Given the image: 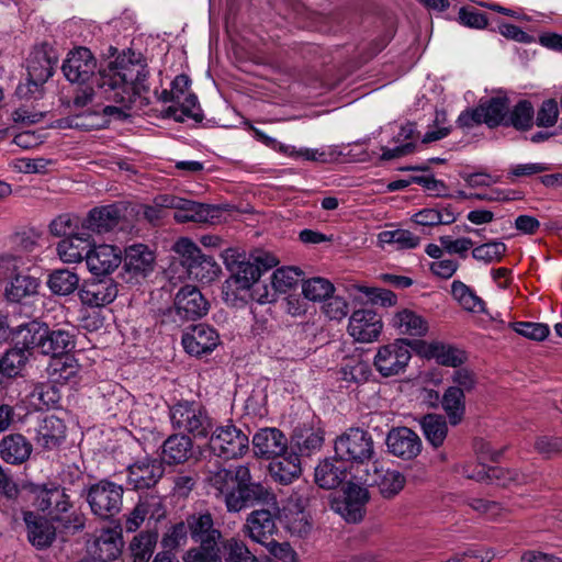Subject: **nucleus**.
<instances>
[{
	"instance_id": "nucleus-1",
	"label": "nucleus",
	"mask_w": 562,
	"mask_h": 562,
	"mask_svg": "<svg viewBox=\"0 0 562 562\" xmlns=\"http://www.w3.org/2000/svg\"><path fill=\"white\" fill-rule=\"evenodd\" d=\"M61 71L69 82L95 83L104 99L124 105L134 103L137 97L149 91L147 65L131 50L101 68L91 50L80 46L67 54Z\"/></svg>"
},
{
	"instance_id": "nucleus-2",
	"label": "nucleus",
	"mask_w": 562,
	"mask_h": 562,
	"mask_svg": "<svg viewBox=\"0 0 562 562\" xmlns=\"http://www.w3.org/2000/svg\"><path fill=\"white\" fill-rule=\"evenodd\" d=\"M205 481L215 491V495L223 498L229 513L277 504L276 494L270 485L256 480L247 465L209 470Z\"/></svg>"
},
{
	"instance_id": "nucleus-3",
	"label": "nucleus",
	"mask_w": 562,
	"mask_h": 562,
	"mask_svg": "<svg viewBox=\"0 0 562 562\" xmlns=\"http://www.w3.org/2000/svg\"><path fill=\"white\" fill-rule=\"evenodd\" d=\"M29 492L33 496V506L55 521L66 533H76L85 528V515L74 509L70 496L65 487L56 483L30 484Z\"/></svg>"
},
{
	"instance_id": "nucleus-4",
	"label": "nucleus",
	"mask_w": 562,
	"mask_h": 562,
	"mask_svg": "<svg viewBox=\"0 0 562 562\" xmlns=\"http://www.w3.org/2000/svg\"><path fill=\"white\" fill-rule=\"evenodd\" d=\"M18 337L22 344L43 356L58 358L70 353L76 347L74 329L54 326L40 321H32L19 326Z\"/></svg>"
},
{
	"instance_id": "nucleus-5",
	"label": "nucleus",
	"mask_w": 562,
	"mask_h": 562,
	"mask_svg": "<svg viewBox=\"0 0 562 562\" xmlns=\"http://www.w3.org/2000/svg\"><path fill=\"white\" fill-rule=\"evenodd\" d=\"M210 303L195 285L187 284L179 289L173 297L172 306L160 310L157 322L167 329L173 330L187 322H194L207 314Z\"/></svg>"
},
{
	"instance_id": "nucleus-6",
	"label": "nucleus",
	"mask_w": 562,
	"mask_h": 562,
	"mask_svg": "<svg viewBox=\"0 0 562 562\" xmlns=\"http://www.w3.org/2000/svg\"><path fill=\"white\" fill-rule=\"evenodd\" d=\"M26 61V82L16 87L15 94L20 99H38L44 83L54 75L58 57L52 46L42 44L34 47Z\"/></svg>"
},
{
	"instance_id": "nucleus-7",
	"label": "nucleus",
	"mask_w": 562,
	"mask_h": 562,
	"mask_svg": "<svg viewBox=\"0 0 562 562\" xmlns=\"http://www.w3.org/2000/svg\"><path fill=\"white\" fill-rule=\"evenodd\" d=\"M169 419L175 430L195 439L209 438L214 420L201 402L179 400L169 406Z\"/></svg>"
},
{
	"instance_id": "nucleus-8",
	"label": "nucleus",
	"mask_w": 562,
	"mask_h": 562,
	"mask_svg": "<svg viewBox=\"0 0 562 562\" xmlns=\"http://www.w3.org/2000/svg\"><path fill=\"white\" fill-rule=\"evenodd\" d=\"M180 257V263L186 268L189 278L203 283L212 282L221 268L213 256L202 254L201 249L189 238H180L173 246Z\"/></svg>"
},
{
	"instance_id": "nucleus-9",
	"label": "nucleus",
	"mask_w": 562,
	"mask_h": 562,
	"mask_svg": "<svg viewBox=\"0 0 562 562\" xmlns=\"http://www.w3.org/2000/svg\"><path fill=\"white\" fill-rule=\"evenodd\" d=\"M123 494L121 484L103 479L87 488L86 501L94 516L109 520L121 512Z\"/></svg>"
},
{
	"instance_id": "nucleus-10",
	"label": "nucleus",
	"mask_w": 562,
	"mask_h": 562,
	"mask_svg": "<svg viewBox=\"0 0 562 562\" xmlns=\"http://www.w3.org/2000/svg\"><path fill=\"white\" fill-rule=\"evenodd\" d=\"M335 456L340 461L364 464L374 457L372 435L359 427L349 428L335 440Z\"/></svg>"
},
{
	"instance_id": "nucleus-11",
	"label": "nucleus",
	"mask_w": 562,
	"mask_h": 562,
	"mask_svg": "<svg viewBox=\"0 0 562 562\" xmlns=\"http://www.w3.org/2000/svg\"><path fill=\"white\" fill-rule=\"evenodd\" d=\"M159 205L175 209L173 218L178 223H213L220 217L221 209L217 205L199 203L175 195H160Z\"/></svg>"
},
{
	"instance_id": "nucleus-12",
	"label": "nucleus",
	"mask_w": 562,
	"mask_h": 562,
	"mask_svg": "<svg viewBox=\"0 0 562 562\" xmlns=\"http://www.w3.org/2000/svg\"><path fill=\"white\" fill-rule=\"evenodd\" d=\"M209 437L211 451L225 460L243 457L249 448L248 436L234 425L217 427Z\"/></svg>"
},
{
	"instance_id": "nucleus-13",
	"label": "nucleus",
	"mask_w": 562,
	"mask_h": 562,
	"mask_svg": "<svg viewBox=\"0 0 562 562\" xmlns=\"http://www.w3.org/2000/svg\"><path fill=\"white\" fill-rule=\"evenodd\" d=\"M411 341L396 339L392 344L381 346L373 359V366L384 378L404 373L412 358Z\"/></svg>"
},
{
	"instance_id": "nucleus-14",
	"label": "nucleus",
	"mask_w": 562,
	"mask_h": 562,
	"mask_svg": "<svg viewBox=\"0 0 562 562\" xmlns=\"http://www.w3.org/2000/svg\"><path fill=\"white\" fill-rule=\"evenodd\" d=\"M25 535L29 543L36 550H46L53 546L57 536L58 525L47 516L36 512L22 510Z\"/></svg>"
},
{
	"instance_id": "nucleus-15",
	"label": "nucleus",
	"mask_w": 562,
	"mask_h": 562,
	"mask_svg": "<svg viewBox=\"0 0 562 562\" xmlns=\"http://www.w3.org/2000/svg\"><path fill=\"white\" fill-rule=\"evenodd\" d=\"M164 473L161 460L144 457L126 468V484L134 491L149 490L156 486Z\"/></svg>"
},
{
	"instance_id": "nucleus-16",
	"label": "nucleus",
	"mask_w": 562,
	"mask_h": 562,
	"mask_svg": "<svg viewBox=\"0 0 562 562\" xmlns=\"http://www.w3.org/2000/svg\"><path fill=\"white\" fill-rule=\"evenodd\" d=\"M119 294V284L111 277H93L85 280L78 291L82 305L103 307L111 304Z\"/></svg>"
},
{
	"instance_id": "nucleus-17",
	"label": "nucleus",
	"mask_w": 562,
	"mask_h": 562,
	"mask_svg": "<svg viewBox=\"0 0 562 562\" xmlns=\"http://www.w3.org/2000/svg\"><path fill=\"white\" fill-rule=\"evenodd\" d=\"M387 451L402 460H413L422 451L419 436L408 427L392 428L385 439Z\"/></svg>"
},
{
	"instance_id": "nucleus-18",
	"label": "nucleus",
	"mask_w": 562,
	"mask_h": 562,
	"mask_svg": "<svg viewBox=\"0 0 562 562\" xmlns=\"http://www.w3.org/2000/svg\"><path fill=\"white\" fill-rule=\"evenodd\" d=\"M220 344V335L217 331L206 325L196 324L190 327L182 335V346L184 350L195 357H202L211 353Z\"/></svg>"
},
{
	"instance_id": "nucleus-19",
	"label": "nucleus",
	"mask_w": 562,
	"mask_h": 562,
	"mask_svg": "<svg viewBox=\"0 0 562 562\" xmlns=\"http://www.w3.org/2000/svg\"><path fill=\"white\" fill-rule=\"evenodd\" d=\"M382 330L381 317L372 310L355 311L348 324V333L360 342H371Z\"/></svg>"
},
{
	"instance_id": "nucleus-20",
	"label": "nucleus",
	"mask_w": 562,
	"mask_h": 562,
	"mask_svg": "<svg viewBox=\"0 0 562 562\" xmlns=\"http://www.w3.org/2000/svg\"><path fill=\"white\" fill-rule=\"evenodd\" d=\"M190 538L202 546H220L222 532L214 527L213 517L209 512L193 513L187 517Z\"/></svg>"
},
{
	"instance_id": "nucleus-21",
	"label": "nucleus",
	"mask_w": 562,
	"mask_h": 562,
	"mask_svg": "<svg viewBox=\"0 0 562 562\" xmlns=\"http://www.w3.org/2000/svg\"><path fill=\"white\" fill-rule=\"evenodd\" d=\"M121 262L120 248L106 244L94 246L86 260L89 271L94 277H109Z\"/></svg>"
},
{
	"instance_id": "nucleus-22",
	"label": "nucleus",
	"mask_w": 562,
	"mask_h": 562,
	"mask_svg": "<svg viewBox=\"0 0 562 562\" xmlns=\"http://www.w3.org/2000/svg\"><path fill=\"white\" fill-rule=\"evenodd\" d=\"M252 447L256 456L265 459H273L274 457H280V454L285 453L288 439L285 435L277 428H262L254 435Z\"/></svg>"
},
{
	"instance_id": "nucleus-23",
	"label": "nucleus",
	"mask_w": 562,
	"mask_h": 562,
	"mask_svg": "<svg viewBox=\"0 0 562 562\" xmlns=\"http://www.w3.org/2000/svg\"><path fill=\"white\" fill-rule=\"evenodd\" d=\"M155 256L143 244L132 245L125 248L123 270L130 274V279L145 278L154 270Z\"/></svg>"
},
{
	"instance_id": "nucleus-24",
	"label": "nucleus",
	"mask_w": 562,
	"mask_h": 562,
	"mask_svg": "<svg viewBox=\"0 0 562 562\" xmlns=\"http://www.w3.org/2000/svg\"><path fill=\"white\" fill-rule=\"evenodd\" d=\"M122 211L116 204H108L92 209L82 221V228L102 234L117 226Z\"/></svg>"
},
{
	"instance_id": "nucleus-25",
	"label": "nucleus",
	"mask_w": 562,
	"mask_h": 562,
	"mask_svg": "<svg viewBox=\"0 0 562 562\" xmlns=\"http://www.w3.org/2000/svg\"><path fill=\"white\" fill-rule=\"evenodd\" d=\"M370 499L368 488L355 483H349L345 491V501L341 514L348 522L361 521L366 514V505Z\"/></svg>"
},
{
	"instance_id": "nucleus-26",
	"label": "nucleus",
	"mask_w": 562,
	"mask_h": 562,
	"mask_svg": "<svg viewBox=\"0 0 562 562\" xmlns=\"http://www.w3.org/2000/svg\"><path fill=\"white\" fill-rule=\"evenodd\" d=\"M324 443V430L313 427H296L291 438L292 453L300 457H308L319 451Z\"/></svg>"
},
{
	"instance_id": "nucleus-27",
	"label": "nucleus",
	"mask_w": 562,
	"mask_h": 562,
	"mask_svg": "<svg viewBox=\"0 0 562 562\" xmlns=\"http://www.w3.org/2000/svg\"><path fill=\"white\" fill-rule=\"evenodd\" d=\"M165 516V510L159 498L146 496L140 498L134 509L127 515L124 529L126 532L136 531L144 522L146 517L159 520Z\"/></svg>"
},
{
	"instance_id": "nucleus-28",
	"label": "nucleus",
	"mask_w": 562,
	"mask_h": 562,
	"mask_svg": "<svg viewBox=\"0 0 562 562\" xmlns=\"http://www.w3.org/2000/svg\"><path fill=\"white\" fill-rule=\"evenodd\" d=\"M66 439V425L55 415L46 416L36 429V442L46 450L59 447Z\"/></svg>"
},
{
	"instance_id": "nucleus-29",
	"label": "nucleus",
	"mask_w": 562,
	"mask_h": 562,
	"mask_svg": "<svg viewBox=\"0 0 562 562\" xmlns=\"http://www.w3.org/2000/svg\"><path fill=\"white\" fill-rule=\"evenodd\" d=\"M123 547V540L116 530H104L89 547L92 558L99 562H109L115 560Z\"/></svg>"
},
{
	"instance_id": "nucleus-30",
	"label": "nucleus",
	"mask_w": 562,
	"mask_h": 562,
	"mask_svg": "<svg viewBox=\"0 0 562 562\" xmlns=\"http://www.w3.org/2000/svg\"><path fill=\"white\" fill-rule=\"evenodd\" d=\"M246 527L250 538L260 544L271 540L277 532L274 516L268 509L254 510L247 518Z\"/></svg>"
},
{
	"instance_id": "nucleus-31",
	"label": "nucleus",
	"mask_w": 562,
	"mask_h": 562,
	"mask_svg": "<svg viewBox=\"0 0 562 562\" xmlns=\"http://www.w3.org/2000/svg\"><path fill=\"white\" fill-rule=\"evenodd\" d=\"M32 452L31 442L21 434L4 436L0 442V457L10 464L25 462Z\"/></svg>"
},
{
	"instance_id": "nucleus-32",
	"label": "nucleus",
	"mask_w": 562,
	"mask_h": 562,
	"mask_svg": "<svg viewBox=\"0 0 562 562\" xmlns=\"http://www.w3.org/2000/svg\"><path fill=\"white\" fill-rule=\"evenodd\" d=\"M193 442L189 436L175 434L169 436L162 445L161 461L167 464H181L192 454Z\"/></svg>"
},
{
	"instance_id": "nucleus-33",
	"label": "nucleus",
	"mask_w": 562,
	"mask_h": 562,
	"mask_svg": "<svg viewBox=\"0 0 562 562\" xmlns=\"http://www.w3.org/2000/svg\"><path fill=\"white\" fill-rule=\"evenodd\" d=\"M83 235L76 233L57 244V252L63 261L80 262L87 260L92 247L88 237H83Z\"/></svg>"
},
{
	"instance_id": "nucleus-34",
	"label": "nucleus",
	"mask_w": 562,
	"mask_h": 562,
	"mask_svg": "<svg viewBox=\"0 0 562 562\" xmlns=\"http://www.w3.org/2000/svg\"><path fill=\"white\" fill-rule=\"evenodd\" d=\"M269 472L274 481L288 485L301 474L300 458L293 453L274 457L269 464Z\"/></svg>"
},
{
	"instance_id": "nucleus-35",
	"label": "nucleus",
	"mask_w": 562,
	"mask_h": 562,
	"mask_svg": "<svg viewBox=\"0 0 562 562\" xmlns=\"http://www.w3.org/2000/svg\"><path fill=\"white\" fill-rule=\"evenodd\" d=\"M392 324L401 335L422 337L428 331L427 321L414 311L406 308L394 315Z\"/></svg>"
},
{
	"instance_id": "nucleus-36",
	"label": "nucleus",
	"mask_w": 562,
	"mask_h": 562,
	"mask_svg": "<svg viewBox=\"0 0 562 562\" xmlns=\"http://www.w3.org/2000/svg\"><path fill=\"white\" fill-rule=\"evenodd\" d=\"M41 281L29 274H16L5 288L4 295L11 303H20L24 299L37 294Z\"/></svg>"
},
{
	"instance_id": "nucleus-37",
	"label": "nucleus",
	"mask_w": 562,
	"mask_h": 562,
	"mask_svg": "<svg viewBox=\"0 0 562 562\" xmlns=\"http://www.w3.org/2000/svg\"><path fill=\"white\" fill-rule=\"evenodd\" d=\"M483 105L484 124L490 128L505 126L506 115L508 114L509 98L506 95H496L486 100H480Z\"/></svg>"
},
{
	"instance_id": "nucleus-38",
	"label": "nucleus",
	"mask_w": 562,
	"mask_h": 562,
	"mask_svg": "<svg viewBox=\"0 0 562 562\" xmlns=\"http://www.w3.org/2000/svg\"><path fill=\"white\" fill-rule=\"evenodd\" d=\"M347 477V469L329 459L322 461L315 469V482L325 490L338 487Z\"/></svg>"
},
{
	"instance_id": "nucleus-39",
	"label": "nucleus",
	"mask_w": 562,
	"mask_h": 562,
	"mask_svg": "<svg viewBox=\"0 0 562 562\" xmlns=\"http://www.w3.org/2000/svg\"><path fill=\"white\" fill-rule=\"evenodd\" d=\"M426 356L435 359L441 366L452 368H458L468 360L463 350L442 342L429 344Z\"/></svg>"
},
{
	"instance_id": "nucleus-40",
	"label": "nucleus",
	"mask_w": 562,
	"mask_h": 562,
	"mask_svg": "<svg viewBox=\"0 0 562 562\" xmlns=\"http://www.w3.org/2000/svg\"><path fill=\"white\" fill-rule=\"evenodd\" d=\"M423 434L427 442L434 448L443 445L448 435V425L446 417L438 414H427L420 420Z\"/></svg>"
},
{
	"instance_id": "nucleus-41",
	"label": "nucleus",
	"mask_w": 562,
	"mask_h": 562,
	"mask_svg": "<svg viewBox=\"0 0 562 562\" xmlns=\"http://www.w3.org/2000/svg\"><path fill=\"white\" fill-rule=\"evenodd\" d=\"M441 405L450 425L457 426L463 420L465 395L460 387H448L442 395Z\"/></svg>"
},
{
	"instance_id": "nucleus-42",
	"label": "nucleus",
	"mask_w": 562,
	"mask_h": 562,
	"mask_svg": "<svg viewBox=\"0 0 562 562\" xmlns=\"http://www.w3.org/2000/svg\"><path fill=\"white\" fill-rule=\"evenodd\" d=\"M30 351L31 349L26 348L21 339L0 357V364L8 378L12 379L20 374L29 360Z\"/></svg>"
},
{
	"instance_id": "nucleus-43",
	"label": "nucleus",
	"mask_w": 562,
	"mask_h": 562,
	"mask_svg": "<svg viewBox=\"0 0 562 562\" xmlns=\"http://www.w3.org/2000/svg\"><path fill=\"white\" fill-rule=\"evenodd\" d=\"M79 277L68 269H56L48 274L47 286L55 295L66 296L79 290Z\"/></svg>"
},
{
	"instance_id": "nucleus-44",
	"label": "nucleus",
	"mask_w": 562,
	"mask_h": 562,
	"mask_svg": "<svg viewBox=\"0 0 562 562\" xmlns=\"http://www.w3.org/2000/svg\"><path fill=\"white\" fill-rule=\"evenodd\" d=\"M164 116L173 119L177 122H183L184 117L192 119L195 122H201L203 120L198 98L192 92L183 97L180 103L169 105L164 111Z\"/></svg>"
},
{
	"instance_id": "nucleus-45",
	"label": "nucleus",
	"mask_w": 562,
	"mask_h": 562,
	"mask_svg": "<svg viewBox=\"0 0 562 562\" xmlns=\"http://www.w3.org/2000/svg\"><path fill=\"white\" fill-rule=\"evenodd\" d=\"M535 109L529 100H519L512 110L508 109L505 126L517 131H528L532 127Z\"/></svg>"
},
{
	"instance_id": "nucleus-46",
	"label": "nucleus",
	"mask_w": 562,
	"mask_h": 562,
	"mask_svg": "<svg viewBox=\"0 0 562 562\" xmlns=\"http://www.w3.org/2000/svg\"><path fill=\"white\" fill-rule=\"evenodd\" d=\"M158 539L157 531H143L135 536L130 544L133 562H148L154 553Z\"/></svg>"
},
{
	"instance_id": "nucleus-47",
	"label": "nucleus",
	"mask_w": 562,
	"mask_h": 562,
	"mask_svg": "<svg viewBox=\"0 0 562 562\" xmlns=\"http://www.w3.org/2000/svg\"><path fill=\"white\" fill-rule=\"evenodd\" d=\"M451 294L463 310L474 313L484 312V301L462 281L454 280L452 282Z\"/></svg>"
},
{
	"instance_id": "nucleus-48",
	"label": "nucleus",
	"mask_w": 562,
	"mask_h": 562,
	"mask_svg": "<svg viewBox=\"0 0 562 562\" xmlns=\"http://www.w3.org/2000/svg\"><path fill=\"white\" fill-rule=\"evenodd\" d=\"M376 474L378 479L374 483L384 498L394 497L405 486V476L396 470L381 471L376 472Z\"/></svg>"
},
{
	"instance_id": "nucleus-49",
	"label": "nucleus",
	"mask_w": 562,
	"mask_h": 562,
	"mask_svg": "<svg viewBox=\"0 0 562 562\" xmlns=\"http://www.w3.org/2000/svg\"><path fill=\"white\" fill-rule=\"evenodd\" d=\"M49 368L52 369L50 375L55 382H70L75 380L79 372V363L74 356L64 355L58 358H53Z\"/></svg>"
},
{
	"instance_id": "nucleus-50",
	"label": "nucleus",
	"mask_w": 562,
	"mask_h": 562,
	"mask_svg": "<svg viewBox=\"0 0 562 562\" xmlns=\"http://www.w3.org/2000/svg\"><path fill=\"white\" fill-rule=\"evenodd\" d=\"M380 244L395 245L397 250L414 249L420 243V237L407 229L383 231L378 235Z\"/></svg>"
},
{
	"instance_id": "nucleus-51",
	"label": "nucleus",
	"mask_w": 562,
	"mask_h": 562,
	"mask_svg": "<svg viewBox=\"0 0 562 562\" xmlns=\"http://www.w3.org/2000/svg\"><path fill=\"white\" fill-rule=\"evenodd\" d=\"M227 268L231 271V277H233L232 282H241L244 286L251 288L260 279L259 267L251 261L235 260L227 263Z\"/></svg>"
},
{
	"instance_id": "nucleus-52",
	"label": "nucleus",
	"mask_w": 562,
	"mask_h": 562,
	"mask_svg": "<svg viewBox=\"0 0 562 562\" xmlns=\"http://www.w3.org/2000/svg\"><path fill=\"white\" fill-rule=\"evenodd\" d=\"M340 374L344 381L360 384L369 380L371 368L368 362L351 358L342 364Z\"/></svg>"
},
{
	"instance_id": "nucleus-53",
	"label": "nucleus",
	"mask_w": 562,
	"mask_h": 562,
	"mask_svg": "<svg viewBox=\"0 0 562 562\" xmlns=\"http://www.w3.org/2000/svg\"><path fill=\"white\" fill-rule=\"evenodd\" d=\"M334 291V285L324 278H312L304 281L302 284L304 297L313 302L326 301Z\"/></svg>"
},
{
	"instance_id": "nucleus-54",
	"label": "nucleus",
	"mask_w": 562,
	"mask_h": 562,
	"mask_svg": "<svg viewBox=\"0 0 562 562\" xmlns=\"http://www.w3.org/2000/svg\"><path fill=\"white\" fill-rule=\"evenodd\" d=\"M507 251V246L501 240H492L472 249V257L484 263L499 262Z\"/></svg>"
},
{
	"instance_id": "nucleus-55",
	"label": "nucleus",
	"mask_w": 562,
	"mask_h": 562,
	"mask_svg": "<svg viewBox=\"0 0 562 562\" xmlns=\"http://www.w3.org/2000/svg\"><path fill=\"white\" fill-rule=\"evenodd\" d=\"M301 271L293 267H282L277 269L271 276V284L274 292L286 293L297 285Z\"/></svg>"
},
{
	"instance_id": "nucleus-56",
	"label": "nucleus",
	"mask_w": 562,
	"mask_h": 562,
	"mask_svg": "<svg viewBox=\"0 0 562 562\" xmlns=\"http://www.w3.org/2000/svg\"><path fill=\"white\" fill-rule=\"evenodd\" d=\"M223 548L226 562H259L247 546L235 538L226 540Z\"/></svg>"
},
{
	"instance_id": "nucleus-57",
	"label": "nucleus",
	"mask_w": 562,
	"mask_h": 562,
	"mask_svg": "<svg viewBox=\"0 0 562 562\" xmlns=\"http://www.w3.org/2000/svg\"><path fill=\"white\" fill-rule=\"evenodd\" d=\"M233 277H229L222 286V296L226 304L232 306H240L247 302V296L250 288L244 286L241 282H232Z\"/></svg>"
},
{
	"instance_id": "nucleus-58",
	"label": "nucleus",
	"mask_w": 562,
	"mask_h": 562,
	"mask_svg": "<svg viewBox=\"0 0 562 562\" xmlns=\"http://www.w3.org/2000/svg\"><path fill=\"white\" fill-rule=\"evenodd\" d=\"M31 397L37 401L41 409H49L60 401L59 391L50 383H38L34 386Z\"/></svg>"
},
{
	"instance_id": "nucleus-59",
	"label": "nucleus",
	"mask_w": 562,
	"mask_h": 562,
	"mask_svg": "<svg viewBox=\"0 0 562 562\" xmlns=\"http://www.w3.org/2000/svg\"><path fill=\"white\" fill-rule=\"evenodd\" d=\"M533 448L543 459H552L562 453V437L541 435L535 439Z\"/></svg>"
},
{
	"instance_id": "nucleus-60",
	"label": "nucleus",
	"mask_w": 562,
	"mask_h": 562,
	"mask_svg": "<svg viewBox=\"0 0 562 562\" xmlns=\"http://www.w3.org/2000/svg\"><path fill=\"white\" fill-rule=\"evenodd\" d=\"M183 562H223L220 546H202L189 549Z\"/></svg>"
},
{
	"instance_id": "nucleus-61",
	"label": "nucleus",
	"mask_w": 562,
	"mask_h": 562,
	"mask_svg": "<svg viewBox=\"0 0 562 562\" xmlns=\"http://www.w3.org/2000/svg\"><path fill=\"white\" fill-rule=\"evenodd\" d=\"M189 535L187 520L173 525L162 537L161 546L165 550L172 552L176 548L184 544Z\"/></svg>"
},
{
	"instance_id": "nucleus-62",
	"label": "nucleus",
	"mask_w": 562,
	"mask_h": 562,
	"mask_svg": "<svg viewBox=\"0 0 562 562\" xmlns=\"http://www.w3.org/2000/svg\"><path fill=\"white\" fill-rule=\"evenodd\" d=\"M513 328L517 334L536 341L544 340L550 334L549 326L542 323L516 322Z\"/></svg>"
},
{
	"instance_id": "nucleus-63",
	"label": "nucleus",
	"mask_w": 562,
	"mask_h": 562,
	"mask_svg": "<svg viewBox=\"0 0 562 562\" xmlns=\"http://www.w3.org/2000/svg\"><path fill=\"white\" fill-rule=\"evenodd\" d=\"M458 21L467 27L477 30H483L488 24L487 15L473 7H461L459 10Z\"/></svg>"
},
{
	"instance_id": "nucleus-64",
	"label": "nucleus",
	"mask_w": 562,
	"mask_h": 562,
	"mask_svg": "<svg viewBox=\"0 0 562 562\" xmlns=\"http://www.w3.org/2000/svg\"><path fill=\"white\" fill-rule=\"evenodd\" d=\"M559 117L558 102L554 99L544 100L536 115V124L539 127L555 125Z\"/></svg>"
}]
</instances>
